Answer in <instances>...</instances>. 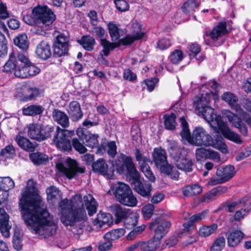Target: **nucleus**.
I'll use <instances>...</instances> for the list:
<instances>
[{
    "mask_svg": "<svg viewBox=\"0 0 251 251\" xmlns=\"http://www.w3.org/2000/svg\"><path fill=\"white\" fill-rule=\"evenodd\" d=\"M196 157L198 161H203L207 159H217L220 158L219 154L210 149L203 148H198L196 150Z\"/></svg>",
    "mask_w": 251,
    "mask_h": 251,
    "instance_id": "nucleus-26",
    "label": "nucleus"
},
{
    "mask_svg": "<svg viewBox=\"0 0 251 251\" xmlns=\"http://www.w3.org/2000/svg\"><path fill=\"white\" fill-rule=\"evenodd\" d=\"M107 153L108 155L114 158L117 153V146L115 141H112L109 142L107 144Z\"/></svg>",
    "mask_w": 251,
    "mask_h": 251,
    "instance_id": "nucleus-62",
    "label": "nucleus"
},
{
    "mask_svg": "<svg viewBox=\"0 0 251 251\" xmlns=\"http://www.w3.org/2000/svg\"><path fill=\"white\" fill-rule=\"evenodd\" d=\"M76 133L80 140L88 147L94 148L98 146L99 135L97 134H92L89 131H85L83 128H78Z\"/></svg>",
    "mask_w": 251,
    "mask_h": 251,
    "instance_id": "nucleus-17",
    "label": "nucleus"
},
{
    "mask_svg": "<svg viewBox=\"0 0 251 251\" xmlns=\"http://www.w3.org/2000/svg\"><path fill=\"white\" fill-rule=\"evenodd\" d=\"M113 223V219L110 214L101 212L97 214V218L93 222L94 225L99 226L102 229L110 227Z\"/></svg>",
    "mask_w": 251,
    "mask_h": 251,
    "instance_id": "nucleus-23",
    "label": "nucleus"
},
{
    "mask_svg": "<svg viewBox=\"0 0 251 251\" xmlns=\"http://www.w3.org/2000/svg\"><path fill=\"white\" fill-rule=\"evenodd\" d=\"M14 186V182L10 177H0V189L9 191Z\"/></svg>",
    "mask_w": 251,
    "mask_h": 251,
    "instance_id": "nucleus-51",
    "label": "nucleus"
},
{
    "mask_svg": "<svg viewBox=\"0 0 251 251\" xmlns=\"http://www.w3.org/2000/svg\"><path fill=\"white\" fill-rule=\"evenodd\" d=\"M36 53L37 57L43 60L51 57L52 53L50 45L46 41H42L36 47Z\"/></svg>",
    "mask_w": 251,
    "mask_h": 251,
    "instance_id": "nucleus-25",
    "label": "nucleus"
},
{
    "mask_svg": "<svg viewBox=\"0 0 251 251\" xmlns=\"http://www.w3.org/2000/svg\"><path fill=\"white\" fill-rule=\"evenodd\" d=\"M216 175L222 177V180L226 182L230 180L236 174L235 168L233 165H228L219 167L216 171Z\"/></svg>",
    "mask_w": 251,
    "mask_h": 251,
    "instance_id": "nucleus-27",
    "label": "nucleus"
},
{
    "mask_svg": "<svg viewBox=\"0 0 251 251\" xmlns=\"http://www.w3.org/2000/svg\"><path fill=\"white\" fill-rule=\"evenodd\" d=\"M202 191V187L197 184L187 185L184 187L182 193L185 197H189L200 194Z\"/></svg>",
    "mask_w": 251,
    "mask_h": 251,
    "instance_id": "nucleus-40",
    "label": "nucleus"
},
{
    "mask_svg": "<svg viewBox=\"0 0 251 251\" xmlns=\"http://www.w3.org/2000/svg\"><path fill=\"white\" fill-rule=\"evenodd\" d=\"M114 3L119 12H126L129 9V4L126 0H114Z\"/></svg>",
    "mask_w": 251,
    "mask_h": 251,
    "instance_id": "nucleus-57",
    "label": "nucleus"
},
{
    "mask_svg": "<svg viewBox=\"0 0 251 251\" xmlns=\"http://www.w3.org/2000/svg\"><path fill=\"white\" fill-rule=\"evenodd\" d=\"M44 110L42 105L33 104L26 107H23L22 112L23 115L25 116H35L43 114Z\"/></svg>",
    "mask_w": 251,
    "mask_h": 251,
    "instance_id": "nucleus-36",
    "label": "nucleus"
},
{
    "mask_svg": "<svg viewBox=\"0 0 251 251\" xmlns=\"http://www.w3.org/2000/svg\"><path fill=\"white\" fill-rule=\"evenodd\" d=\"M9 216L5 209L0 208V232L2 235L6 238L10 236V229L11 226L9 225Z\"/></svg>",
    "mask_w": 251,
    "mask_h": 251,
    "instance_id": "nucleus-24",
    "label": "nucleus"
},
{
    "mask_svg": "<svg viewBox=\"0 0 251 251\" xmlns=\"http://www.w3.org/2000/svg\"><path fill=\"white\" fill-rule=\"evenodd\" d=\"M199 5L200 3L196 0H187L184 2L181 9L183 13L189 14L191 13H193L195 11V9Z\"/></svg>",
    "mask_w": 251,
    "mask_h": 251,
    "instance_id": "nucleus-45",
    "label": "nucleus"
},
{
    "mask_svg": "<svg viewBox=\"0 0 251 251\" xmlns=\"http://www.w3.org/2000/svg\"><path fill=\"white\" fill-rule=\"evenodd\" d=\"M15 141L18 146L25 151L33 152L35 149L36 146L28 138L18 135L15 138Z\"/></svg>",
    "mask_w": 251,
    "mask_h": 251,
    "instance_id": "nucleus-33",
    "label": "nucleus"
},
{
    "mask_svg": "<svg viewBox=\"0 0 251 251\" xmlns=\"http://www.w3.org/2000/svg\"><path fill=\"white\" fill-rule=\"evenodd\" d=\"M171 226L170 222L161 217L151 222L149 228L154 230V235L147 241L141 242L140 250L142 251H156L161 244V239L169 232Z\"/></svg>",
    "mask_w": 251,
    "mask_h": 251,
    "instance_id": "nucleus-3",
    "label": "nucleus"
},
{
    "mask_svg": "<svg viewBox=\"0 0 251 251\" xmlns=\"http://www.w3.org/2000/svg\"><path fill=\"white\" fill-rule=\"evenodd\" d=\"M147 89L149 92L152 91L156 84L159 81V78L156 77H151L144 80Z\"/></svg>",
    "mask_w": 251,
    "mask_h": 251,
    "instance_id": "nucleus-61",
    "label": "nucleus"
},
{
    "mask_svg": "<svg viewBox=\"0 0 251 251\" xmlns=\"http://www.w3.org/2000/svg\"><path fill=\"white\" fill-rule=\"evenodd\" d=\"M59 190L54 186H50L46 189L48 200L50 201L51 202H55L57 200V196L59 193Z\"/></svg>",
    "mask_w": 251,
    "mask_h": 251,
    "instance_id": "nucleus-53",
    "label": "nucleus"
},
{
    "mask_svg": "<svg viewBox=\"0 0 251 251\" xmlns=\"http://www.w3.org/2000/svg\"><path fill=\"white\" fill-rule=\"evenodd\" d=\"M113 191L115 198L121 204L129 207L136 206L138 202L137 198L133 194L128 185L123 182H118L113 187Z\"/></svg>",
    "mask_w": 251,
    "mask_h": 251,
    "instance_id": "nucleus-9",
    "label": "nucleus"
},
{
    "mask_svg": "<svg viewBox=\"0 0 251 251\" xmlns=\"http://www.w3.org/2000/svg\"><path fill=\"white\" fill-rule=\"evenodd\" d=\"M66 111L73 122H78L83 116L80 104L76 100L70 102Z\"/></svg>",
    "mask_w": 251,
    "mask_h": 251,
    "instance_id": "nucleus-19",
    "label": "nucleus"
},
{
    "mask_svg": "<svg viewBox=\"0 0 251 251\" xmlns=\"http://www.w3.org/2000/svg\"><path fill=\"white\" fill-rule=\"evenodd\" d=\"M220 122L221 124L219 123V125L218 128L223 136L225 138L236 144H241L243 141L240 138V136L236 132L231 131L226 122L221 121Z\"/></svg>",
    "mask_w": 251,
    "mask_h": 251,
    "instance_id": "nucleus-20",
    "label": "nucleus"
},
{
    "mask_svg": "<svg viewBox=\"0 0 251 251\" xmlns=\"http://www.w3.org/2000/svg\"><path fill=\"white\" fill-rule=\"evenodd\" d=\"M36 186L37 183L32 179L28 181L19 205L26 225L35 234L46 238L55 234L57 226L47 209L40 206L42 200Z\"/></svg>",
    "mask_w": 251,
    "mask_h": 251,
    "instance_id": "nucleus-1",
    "label": "nucleus"
},
{
    "mask_svg": "<svg viewBox=\"0 0 251 251\" xmlns=\"http://www.w3.org/2000/svg\"><path fill=\"white\" fill-rule=\"evenodd\" d=\"M29 157L30 160L35 165L44 164L49 160L47 155L40 152H32L29 153Z\"/></svg>",
    "mask_w": 251,
    "mask_h": 251,
    "instance_id": "nucleus-41",
    "label": "nucleus"
},
{
    "mask_svg": "<svg viewBox=\"0 0 251 251\" xmlns=\"http://www.w3.org/2000/svg\"><path fill=\"white\" fill-rule=\"evenodd\" d=\"M218 228V225L213 223L210 226H203L199 230V235L201 237H208L213 233Z\"/></svg>",
    "mask_w": 251,
    "mask_h": 251,
    "instance_id": "nucleus-48",
    "label": "nucleus"
},
{
    "mask_svg": "<svg viewBox=\"0 0 251 251\" xmlns=\"http://www.w3.org/2000/svg\"><path fill=\"white\" fill-rule=\"evenodd\" d=\"M184 53L180 50L176 49L172 51L169 56L170 62L174 65L178 64L183 59Z\"/></svg>",
    "mask_w": 251,
    "mask_h": 251,
    "instance_id": "nucleus-49",
    "label": "nucleus"
},
{
    "mask_svg": "<svg viewBox=\"0 0 251 251\" xmlns=\"http://www.w3.org/2000/svg\"><path fill=\"white\" fill-rule=\"evenodd\" d=\"M153 161L157 168L162 173L169 175L172 171V165L167 161V156L165 150L160 148H155L152 153Z\"/></svg>",
    "mask_w": 251,
    "mask_h": 251,
    "instance_id": "nucleus-11",
    "label": "nucleus"
},
{
    "mask_svg": "<svg viewBox=\"0 0 251 251\" xmlns=\"http://www.w3.org/2000/svg\"><path fill=\"white\" fill-rule=\"evenodd\" d=\"M55 19V14L47 5H38L33 8L32 15L27 14L23 17V21L30 25L42 24L49 26Z\"/></svg>",
    "mask_w": 251,
    "mask_h": 251,
    "instance_id": "nucleus-6",
    "label": "nucleus"
},
{
    "mask_svg": "<svg viewBox=\"0 0 251 251\" xmlns=\"http://www.w3.org/2000/svg\"><path fill=\"white\" fill-rule=\"evenodd\" d=\"M245 234L240 230H234L230 232L227 236V244L229 247H237L241 242Z\"/></svg>",
    "mask_w": 251,
    "mask_h": 251,
    "instance_id": "nucleus-31",
    "label": "nucleus"
},
{
    "mask_svg": "<svg viewBox=\"0 0 251 251\" xmlns=\"http://www.w3.org/2000/svg\"><path fill=\"white\" fill-rule=\"evenodd\" d=\"M77 43L87 51H92L96 45L95 39L89 35H83L77 40Z\"/></svg>",
    "mask_w": 251,
    "mask_h": 251,
    "instance_id": "nucleus-32",
    "label": "nucleus"
},
{
    "mask_svg": "<svg viewBox=\"0 0 251 251\" xmlns=\"http://www.w3.org/2000/svg\"><path fill=\"white\" fill-rule=\"evenodd\" d=\"M27 134L32 139L41 142V124L32 123L27 126Z\"/></svg>",
    "mask_w": 251,
    "mask_h": 251,
    "instance_id": "nucleus-35",
    "label": "nucleus"
},
{
    "mask_svg": "<svg viewBox=\"0 0 251 251\" xmlns=\"http://www.w3.org/2000/svg\"><path fill=\"white\" fill-rule=\"evenodd\" d=\"M172 46L171 41L170 39L163 38L158 40L156 44V47L160 50H164Z\"/></svg>",
    "mask_w": 251,
    "mask_h": 251,
    "instance_id": "nucleus-59",
    "label": "nucleus"
},
{
    "mask_svg": "<svg viewBox=\"0 0 251 251\" xmlns=\"http://www.w3.org/2000/svg\"><path fill=\"white\" fill-rule=\"evenodd\" d=\"M22 241V238L19 235L14 234L13 238L12 245L14 249L17 251L22 250L23 248Z\"/></svg>",
    "mask_w": 251,
    "mask_h": 251,
    "instance_id": "nucleus-63",
    "label": "nucleus"
},
{
    "mask_svg": "<svg viewBox=\"0 0 251 251\" xmlns=\"http://www.w3.org/2000/svg\"><path fill=\"white\" fill-rule=\"evenodd\" d=\"M100 45L103 48L100 52L103 53L105 56H108L110 51L119 47V44L117 42H111L106 38L100 39Z\"/></svg>",
    "mask_w": 251,
    "mask_h": 251,
    "instance_id": "nucleus-37",
    "label": "nucleus"
},
{
    "mask_svg": "<svg viewBox=\"0 0 251 251\" xmlns=\"http://www.w3.org/2000/svg\"><path fill=\"white\" fill-rule=\"evenodd\" d=\"M226 117L232 126L237 128L243 136L246 137L248 135V127L240 117L231 112H228Z\"/></svg>",
    "mask_w": 251,
    "mask_h": 251,
    "instance_id": "nucleus-22",
    "label": "nucleus"
},
{
    "mask_svg": "<svg viewBox=\"0 0 251 251\" xmlns=\"http://www.w3.org/2000/svg\"><path fill=\"white\" fill-rule=\"evenodd\" d=\"M52 116L53 120L63 128H66L69 126L70 117L65 112L58 109H54L52 111Z\"/></svg>",
    "mask_w": 251,
    "mask_h": 251,
    "instance_id": "nucleus-28",
    "label": "nucleus"
},
{
    "mask_svg": "<svg viewBox=\"0 0 251 251\" xmlns=\"http://www.w3.org/2000/svg\"><path fill=\"white\" fill-rule=\"evenodd\" d=\"M74 134V130H68L62 128L58 136L53 138V142L59 151L64 152H70L72 151L71 138Z\"/></svg>",
    "mask_w": 251,
    "mask_h": 251,
    "instance_id": "nucleus-12",
    "label": "nucleus"
},
{
    "mask_svg": "<svg viewBox=\"0 0 251 251\" xmlns=\"http://www.w3.org/2000/svg\"><path fill=\"white\" fill-rule=\"evenodd\" d=\"M69 43V37L63 33L57 35L53 42V56L58 58L68 55Z\"/></svg>",
    "mask_w": 251,
    "mask_h": 251,
    "instance_id": "nucleus-13",
    "label": "nucleus"
},
{
    "mask_svg": "<svg viewBox=\"0 0 251 251\" xmlns=\"http://www.w3.org/2000/svg\"><path fill=\"white\" fill-rule=\"evenodd\" d=\"M142 25L138 23H133L132 25V33L133 35L126 34L124 38L120 39L117 43H119V47L121 45L129 46L133 43L135 41L142 39L145 32L142 31Z\"/></svg>",
    "mask_w": 251,
    "mask_h": 251,
    "instance_id": "nucleus-16",
    "label": "nucleus"
},
{
    "mask_svg": "<svg viewBox=\"0 0 251 251\" xmlns=\"http://www.w3.org/2000/svg\"><path fill=\"white\" fill-rule=\"evenodd\" d=\"M205 100L202 97H198L197 100L193 102V106L196 111L198 112L199 115H201L202 118L213 128H216L221 124L220 121H224L220 115H216L215 109L209 106V102L204 104Z\"/></svg>",
    "mask_w": 251,
    "mask_h": 251,
    "instance_id": "nucleus-7",
    "label": "nucleus"
},
{
    "mask_svg": "<svg viewBox=\"0 0 251 251\" xmlns=\"http://www.w3.org/2000/svg\"><path fill=\"white\" fill-rule=\"evenodd\" d=\"M129 181L134 190L140 196L146 199L151 197L152 185L148 181L141 180L139 173L129 178Z\"/></svg>",
    "mask_w": 251,
    "mask_h": 251,
    "instance_id": "nucleus-10",
    "label": "nucleus"
},
{
    "mask_svg": "<svg viewBox=\"0 0 251 251\" xmlns=\"http://www.w3.org/2000/svg\"><path fill=\"white\" fill-rule=\"evenodd\" d=\"M163 119L166 129L173 131L176 129L177 125L176 122V116L175 113L171 112L170 114H166L164 115Z\"/></svg>",
    "mask_w": 251,
    "mask_h": 251,
    "instance_id": "nucleus-38",
    "label": "nucleus"
},
{
    "mask_svg": "<svg viewBox=\"0 0 251 251\" xmlns=\"http://www.w3.org/2000/svg\"><path fill=\"white\" fill-rule=\"evenodd\" d=\"M222 100L227 102L229 105L231 107H239V104L237 103L238 98L233 93L230 92H224L221 96Z\"/></svg>",
    "mask_w": 251,
    "mask_h": 251,
    "instance_id": "nucleus-44",
    "label": "nucleus"
},
{
    "mask_svg": "<svg viewBox=\"0 0 251 251\" xmlns=\"http://www.w3.org/2000/svg\"><path fill=\"white\" fill-rule=\"evenodd\" d=\"M92 169L94 173L106 176L108 179H112L114 176V170H108V166L103 158H99L93 163Z\"/></svg>",
    "mask_w": 251,
    "mask_h": 251,
    "instance_id": "nucleus-18",
    "label": "nucleus"
},
{
    "mask_svg": "<svg viewBox=\"0 0 251 251\" xmlns=\"http://www.w3.org/2000/svg\"><path fill=\"white\" fill-rule=\"evenodd\" d=\"M139 215L137 213L131 212L124 219V225L127 229H133L137 225Z\"/></svg>",
    "mask_w": 251,
    "mask_h": 251,
    "instance_id": "nucleus-39",
    "label": "nucleus"
},
{
    "mask_svg": "<svg viewBox=\"0 0 251 251\" xmlns=\"http://www.w3.org/2000/svg\"><path fill=\"white\" fill-rule=\"evenodd\" d=\"M10 14L5 3L0 2V28L6 33H8V30L2 20H5L9 17Z\"/></svg>",
    "mask_w": 251,
    "mask_h": 251,
    "instance_id": "nucleus-42",
    "label": "nucleus"
},
{
    "mask_svg": "<svg viewBox=\"0 0 251 251\" xmlns=\"http://www.w3.org/2000/svg\"><path fill=\"white\" fill-rule=\"evenodd\" d=\"M67 167L62 164L57 165L59 170L62 172L69 179H73L78 173L83 174L85 171L84 167H80L76 160L68 157L66 160Z\"/></svg>",
    "mask_w": 251,
    "mask_h": 251,
    "instance_id": "nucleus-15",
    "label": "nucleus"
},
{
    "mask_svg": "<svg viewBox=\"0 0 251 251\" xmlns=\"http://www.w3.org/2000/svg\"><path fill=\"white\" fill-rule=\"evenodd\" d=\"M113 167L117 173L120 175L125 174L132 177L137 174V171L133 158L130 155H126L124 153H120L115 159L113 164Z\"/></svg>",
    "mask_w": 251,
    "mask_h": 251,
    "instance_id": "nucleus-8",
    "label": "nucleus"
},
{
    "mask_svg": "<svg viewBox=\"0 0 251 251\" xmlns=\"http://www.w3.org/2000/svg\"><path fill=\"white\" fill-rule=\"evenodd\" d=\"M226 241L224 237L217 238L210 248V251H222L225 246Z\"/></svg>",
    "mask_w": 251,
    "mask_h": 251,
    "instance_id": "nucleus-52",
    "label": "nucleus"
},
{
    "mask_svg": "<svg viewBox=\"0 0 251 251\" xmlns=\"http://www.w3.org/2000/svg\"><path fill=\"white\" fill-rule=\"evenodd\" d=\"M108 29L111 40L116 41L120 38L119 28L118 26L113 23H109L108 25Z\"/></svg>",
    "mask_w": 251,
    "mask_h": 251,
    "instance_id": "nucleus-50",
    "label": "nucleus"
},
{
    "mask_svg": "<svg viewBox=\"0 0 251 251\" xmlns=\"http://www.w3.org/2000/svg\"><path fill=\"white\" fill-rule=\"evenodd\" d=\"M135 156L136 160L139 163L141 171L144 173L146 178L151 182H155L156 178L150 167L152 161L149 157L143 155L138 148L135 149Z\"/></svg>",
    "mask_w": 251,
    "mask_h": 251,
    "instance_id": "nucleus-14",
    "label": "nucleus"
},
{
    "mask_svg": "<svg viewBox=\"0 0 251 251\" xmlns=\"http://www.w3.org/2000/svg\"><path fill=\"white\" fill-rule=\"evenodd\" d=\"M201 46L198 43H192L189 47V50L191 52L189 55H193L195 57L201 51Z\"/></svg>",
    "mask_w": 251,
    "mask_h": 251,
    "instance_id": "nucleus-64",
    "label": "nucleus"
},
{
    "mask_svg": "<svg viewBox=\"0 0 251 251\" xmlns=\"http://www.w3.org/2000/svg\"><path fill=\"white\" fill-rule=\"evenodd\" d=\"M180 122L182 127L180 135L182 139H185L188 143L197 146H211L215 144L214 139L202 127H196L191 136L188 123L185 118L183 116L180 117Z\"/></svg>",
    "mask_w": 251,
    "mask_h": 251,
    "instance_id": "nucleus-4",
    "label": "nucleus"
},
{
    "mask_svg": "<svg viewBox=\"0 0 251 251\" xmlns=\"http://www.w3.org/2000/svg\"><path fill=\"white\" fill-rule=\"evenodd\" d=\"M16 155L15 148L12 145H8L2 149L0 152V156H5L7 158H13Z\"/></svg>",
    "mask_w": 251,
    "mask_h": 251,
    "instance_id": "nucleus-55",
    "label": "nucleus"
},
{
    "mask_svg": "<svg viewBox=\"0 0 251 251\" xmlns=\"http://www.w3.org/2000/svg\"><path fill=\"white\" fill-rule=\"evenodd\" d=\"M194 162L192 159H188L183 158L180 161H177L176 166L178 169L184 171L186 172H191L193 171L192 166Z\"/></svg>",
    "mask_w": 251,
    "mask_h": 251,
    "instance_id": "nucleus-47",
    "label": "nucleus"
},
{
    "mask_svg": "<svg viewBox=\"0 0 251 251\" xmlns=\"http://www.w3.org/2000/svg\"><path fill=\"white\" fill-rule=\"evenodd\" d=\"M44 90L37 87H27L26 92L21 96L24 101L34 100L38 97L43 96Z\"/></svg>",
    "mask_w": 251,
    "mask_h": 251,
    "instance_id": "nucleus-29",
    "label": "nucleus"
},
{
    "mask_svg": "<svg viewBox=\"0 0 251 251\" xmlns=\"http://www.w3.org/2000/svg\"><path fill=\"white\" fill-rule=\"evenodd\" d=\"M40 71V69L31 62L25 55L17 54L14 51L9 54L8 59L3 66V72L14 73L16 77L20 78L35 76Z\"/></svg>",
    "mask_w": 251,
    "mask_h": 251,
    "instance_id": "nucleus-2",
    "label": "nucleus"
},
{
    "mask_svg": "<svg viewBox=\"0 0 251 251\" xmlns=\"http://www.w3.org/2000/svg\"><path fill=\"white\" fill-rule=\"evenodd\" d=\"M71 203L70 207L63 210L61 220L65 225L72 226L76 222L85 220L87 216L82 198L79 194L73 196Z\"/></svg>",
    "mask_w": 251,
    "mask_h": 251,
    "instance_id": "nucleus-5",
    "label": "nucleus"
},
{
    "mask_svg": "<svg viewBox=\"0 0 251 251\" xmlns=\"http://www.w3.org/2000/svg\"><path fill=\"white\" fill-rule=\"evenodd\" d=\"M61 129L59 126L53 125L41 124V141H45L48 139L55 138L58 136Z\"/></svg>",
    "mask_w": 251,
    "mask_h": 251,
    "instance_id": "nucleus-21",
    "label": "nucleus"
},
{
    "mask_svg": "<svg viewBox=\"0 0 251 251\" xmlns=\"http://www.w3.org/2000/svg\"><path fill=\"white\" fill-rule=\"evenodd\" d=\"M85 204L88 210V215L90 216H93L97 212L98 203L95 199L90 197V200H88V197L85 196L84 197Z\"/></svg>",
    "mask_w": 251,
    "mask_h": 251,
    "instance_id": "nucleus-46",
    "label": "nucleus"
},
{
    "mask_svg": "<svg viewBox=\"0 0 251 251\" xmlns=\"http://www.w3.org/2000/svg\"><path fill=\"white\" fill-rule=\"evenodd\" d=\"M72 148L80 154L84 153L87 151L86 147L80 142L77 138H73L72 139Z\"/></svg>",
    "mask_w": 251,
    "mask_h": 251,
    "instance_id": "nucleus-56",
    "label": "nucleus"
},
{
    "mask_svg": "<svg viewBox=\"0 0 251 251\" xmlns=\"http://www.w3.org/2000/svg\"><path fill=\"white\" fill-rule=\"evenodd\" d=\"M111 211L115 217V223L118 224L122 221L130 213L129 209L123 207L118 204H114L110 206Z\"/></svg>",
    "mask_w": 251,
    "mask_h": 251,
    "instance_id": "nucleus-30",
    "label": "nucleus"
},
{
    "mask_svg": "<svg viewBox=\"0 0 251 251\" xmlns=\"http://www.w3.org/2000/svg\"><path fill=\"white\" fill-rule=\"evenodd\" d=\"M212 30L215 33L217 40L219 37L229 33L227 29V23L225 21L219 22L218 25L212 28Z\"/></svg>",
    "mask_w": 251,
    "mask_h": 251,
    "instance_id": "nucleus-43",
    "label": "nucleus"
},
{
    "mask_svg": "<svg viewBox=\"0 0 251 251\" xmlns=\"http://www.w3.org/2000/svg\"><path fill=\"white\" fill-rule=\"evenodd\" d=\"M154 206L152 203L145 205L142 209L143 215L145 219H149L153 215Z\"/></svg>",
    "mask_w": 251,
    "mask_h": 251,
    "instance_id": "nucleus-58",
    "label": "nucleus"
},
{
    "mask_svg": "<svg viewBox=\"0 0 251 251\" xmlns=\"http://www.w3.org/2000/svg\"><path fill=\"white\" fill-rule=\"evenodd\" d=\"M218 197L217 195L215 190L213 188L211 189L208 192L204 194L201 199L199 200V202H209L216 199Z\"/></svg>",
    "mask_w": 251,
    "mask_h": 251,
    "instance_id": "nucleus-54",
    "label": "nucleus"
},
{
    "mask_svg": "<svg viewBox=\"0 0 251 251\" xmlns=\"http://www.w3.org/2000/svg\"><path fill=\"white\" fill-rule=\"evenodd\" d=\"M91 33L93 35L95 36L96 38H99L101 39H104V35H105V30L101 26H94L93 28H91Z\"/></svg>",
    "mask_w": 251,
    "mask_h": 251,
    "instance_id": "nucleus-60",
    "label": "nucleus"
},
{
    "mask_svg": "<svg viewBox=\"0 0 251 251\" xmlns=\"http://www.w3.org/2000/svg\"><path fill=\"white\" fill-rule=\"evenodd\" d=\"M14 45L23 51H26L29 48V41L25 33L18 34L13 39Z\"/></svg>",
    "mask_w": 251,
    "mask_h": 251,
    "instance_id": "nucleus-34",
    "label": "nucleus"
}]
</instances>
